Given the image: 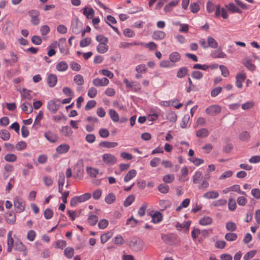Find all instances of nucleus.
<instances>
[{"mask_svg": "<svg viewBox=\"0 0 260 260\" xmlns=\"http://www.w3.org/2000/svg\"><path fill=\"white\" fill-rule=\"evenodd\" d=\"M129 245L130 247L137 251L142 250L145 247L144 242L138 238L132 240L129 242Z\"/></svg>", "mask_w": 260, "mask_h": 260, "instance_id": "obj_1", "label": "nucleus"}, {"mask_svg": "<svg viewBox=\"0 0 260 260\" xmlns=\"http://www.w3.org/2000/svg\"><path fill=\"white\" fill-rule=\"evenodd\" d=\"M25 202L21 198L16 197L14 199V206L17 212L21 213L25 209Z\"/></svg>", "mask_w": 260, "mask_h": 260, "instance_id": "obj_2", "label": "nucleus"}, {"mask_svg": "<svg viewBox=\"0 0 260 260\" xmlns=\"http://www.w3.org/2000/svg\"><path fill=\"white\" fill-rule=\"evenodd\" d=\"M102 159L104 162L109 166H112L117 162V158L110 153L104 154L102 156Z\"/></svg>", "mask_w": 260, "mask_h": 260, "instance_id": "obj_3", "label": "nucleus"}, {"mask_svg": "<svg viewBox=\"0 0 260 260\" xmlns=\"http://www.w3.org/2000/svg\"><path fill=\"white\" fill-rule=\"evenodd\" d=\"M246 79V75L243 72L238 73L236 76L235 85L238 88H242L243 83Z\"/></svg>", "mask_w": 260, "mask_h": 260, "instance_id": "obj_4", "label": "nucleus"}, {"mask_svg": "<svg viewBox=\"0 0 260 260\" xmlns=\"http://www.w3.org/2000/svg\"><path fill=\"white\" fill-rule=\"evenodd\" d=\"M60 107V100H54L48 102L47 104L48 109L53 113L56 112Z\"/></svg>", "mask_w": 260, "mask_h": 260, "instance_id": "obj_5", "label": "nucleus"}, {"mask_svg": "<svg viewBox=\"0 0 260 260\" xmlns=\"http://www.w3.org/2000/svg\"><path fill=\"white\" fill-rule=\"evenodd\" d=\"M29 16L30 17V21L33 25H37L40 23L39 12L37 10H31L29 11Z\"/></svg>", "mask_w": 260, "mask_h": 260, "instance_id": "obj_6", "label": "nucleus"}, {"mask_svg": "<svg viewBox=\"0 0 260 260\" xmlns=\"http://www.w3.org/2000/svg\"><path fill=\"white\" fill-rule=\"evenodd\" d=\"M221 112V107L218 105H212L206 109V113L210 115L215 116Z\"/></svg>", "mask_w": 260, "mask_h": 260, "instance_id": "obj_7", "label": "nucleus"}, {"mask_svg": "<svg viewBox=\"0 0 260 260\" xmlns=\"http://www.w3.org/2000/svg\"><path fill=\"white\" fill-rule=\"evenodd\" d=\"M109 83V80L105 77L102 78H96L94 79L92 81L93 85L96 87L106 86L108 85Z\"/></svg>", "mask_w": 260, "mask_h": 260, "instance_id": "obj_8", "label": "nucleus"}, {"mask_svg": "<svg viewBox=\"0 0 260 260\" xmlns=\"http://www.w3.org/2000/svg\"><path fill=\"white\" fill-rule=\"evenodd\" d=\"M149 215L152 218L151 221L154 223H158L162 220V214L159 211H152Z\"/></svg>", "mask_w": 260, "mask_h": 260, "instance_id": "obj_9", "label": "nucleus"}, {"mask_svg": "<svg viewBox=\"0 0 260 260\" xmlns=\"http://www.w3.org/2000/svg\"><path fill=\"white\" fill-rule=\"evenodd\" d=\"M124 83L125 84L127 87L132 88L135 91H138L141 89L140 84L136 81H129L128 79H125L123 80Z\"/></svg>", "mask_w": 260, "mask_h": 260, "instance_id": "obj_10", "label": "nucleus"}, {"mask_svg": "<svg viewBox=\"0 0 260 260\" xmlns=\"http://www.w3.org/2000/svg\"><path fill=\"white\" fill-rule=\"evenodd\" d=\"M14 248L16 250L22 252L24 255H26L27 248L22 242L18 240L16 241L14 244Z\"/></svg>", "mask_w": 260, "mask_h": 260, "instance_id": "obj_11", "label": "nucleus"}, {"mask_svg": "<svg viewBox=\"0 0 260 260\" xmlns=\"http://www.w3.org/2000/svg\"><path fill=\"white\" fill-rule=\"evenodd\" d=\"M6 222L10 224H13L16 221V215L13 211H9L5 214Z\"/></svg>", "mask_w": 260, "mask_h": 260, "instance_id": "obj_12", "label": "nucleus"}, {"mask_svg": "<svg viewBox=\"0 0 260 260\" xmlns=\"http://www.w3.org/2000/svg\"><path fill=\"white\" fill-rule=\"evenodd\" d=\"M45 138L50 143H54L57 142V136L51 131H47L44 133Z\"/></svg>", "mask_w": 260, "mask_h": 260, "instance_id": "obj_13", "label": "nucleus"}, {"mask_svg": "<svg viewBox=\"0 0 260 260\" xmlns=\"http://www.w3.org/2000/svg\"><path fill=\"white\" fill-rule=\"evenodd\" d=\"M74 177L81 178L84 172V168L82 163H77L75 168Z\"/></svg>", "mask_w": 260, "mask_h": 260, "instance_id": "obj_14", "label": "nucleus"}, {"mask_svg": "<svg viewBox=\"0 0 260 260\" xmlns=\"http://www.w3.org/2000/svg\"><path fill=\"white\" fill-rule=\"evenodd\" d=\"M220 14L223 19H226L228 17L226 10L223 8H221L219 5H217L216 8L215 16L218 17Z\"/></svg>", "mask_w": 260, "mask_h": 260, "instance_id": "obj_15", "label": "nucleus"}, {"mask_svg": "<svg viewBox=\"0 0 260 260\" xmlns=\"http://www.w3.org/2000/svg\"><path fill=\"white\" fill-rule=\"evenodd\" d=\"M211 56L214 58H223L227 57L226 54L220 49L213 51L211 54Z\"/></svg>", "mask_w": 260, "mask_h": 260, "instance_id": "obj_16", "label": "nucleus"}, {"mask_svg": "<svg viewBox=\"0 0 260 260\" xmlns=\"http://www.w3.org/2000/svg\"><path fill=\"white\" fill-rule=\"evenodd\" d=\"M70 149V146L67 144H62L56 148V152L59 154H62L66 153Z\"/></svg>", "mask_w": 260, "mask_h": 260, "instance_id": "obj_17", "label": "nucleus"}, {"mask_svg": "<svg viewBox=\"0 0 260 260\" xmlns=\"http://www.w3.org/2000/svg\"><path fill=\"white\" fill-rule=\"evenodd\" d=\"M169 59L172 63H174L175 65V63L177 62L180 61L181 59V55L178 52H173L169 55Z\"/></svg>", "mask_w": 260, "mask_h": 260, "instance_id": "obj_18", "label": "nucleus"}, {"mask_svg": "<svg viewBox=\"0 0 260 260\" xmlns=\"http://www.w3.org/2000/svg\"><path fill=\"white\" fill-rule=\"evenodd\" d=\"M57 82V78L55 74H50L47 77V83L49 86L53 87L55 86Z\"/></svg>", "mask_w": 260, "mask_h": 260, "instance_id": "obj_19", "label": "nucleus"}, {"mask_svg": "<svg viewBox=\"0 0 260 260\" xmlns=\"http://www.w3.org/2000/svg\"><path fill=\"white\" fill-rule=\"evenodd\" d=\"M137 171L135 169L129 170L124 177V181L128 182L137 175Z\"/></svg>", "mask_w": 260, "mask_h": 260, "instance_id": "obj_20", "label": "nucleus"}, {"mask_svg": "<svg viewBox=\"0 0 260 260\" xmlns=\"http://www.w3.org/2000/svg\"><path fill=\"white\" fill-rule=\"evenodd\" d=\"M166 33L161 30H156L153 32L152 38L155 40H162L166 37Z\"/></svg>", "mask_w": 260, "mask_h": 260, "instance_id": "obj_21", "label": "nucleus"}, {"mask_svg": "<svg viewBox=\"0 0 260 260\" xmlns=\"http://www.w3.org/2000/svg\"><path fill=\"white\" fill-rule=\"evenodd\" d=\"M12 170L13 166L11 165L7 164L5 166L3 172V177L4 179H7L9 177Z\"/></svg>", "mask_w": 260, "mask_h": 260, "instance_id": "obj_22", "label": "nucleus"}, {"mask_svg": "<svg viewBox=\"0 0 260 260\" xmlns=\"http://www.w3.org/2000/svg\"><path fill=\"white\" fill-rule=\"evenodd\" d=\"M109 49L107 43H99L96 46V51L101 54L106 53Z\"/></svg>", "mask_w": 260, "mask_h": 260, "instance_id": "obj_23", "label": "nucleus"}, {"mask_svg": "<svg viewBox=\"0 0 260 260\" xmlns=\"http://www.w3.org/2000/svg\"><path fill=\"white\" fill-rule=\"evenodd\" d=\"M218 196V192L215 190L208 191L203 195V197L207 199H215L217 198Z\"/></svg>", "mask_w": 260, "mask_h": 260, "instance_id": "obj_24", "label": "nucleus"}, {"mask_svg": "<svg viewBox=\"0 0 260 260\" xmlns=\"http://www.w3.org/2000/svg\"><path fill=\"white\" fill-rule=\"evenodd\" d=\"M118 143L115 142L103 141L100 143L99 146L102 147L111 148L116 147Z\"/></svg>", "mask_w": 260, "mask_h": 260, "instance_id": "obj_25", "label": "nucleus"}, {"mask_svg": "<svg viewBox=\"0 0 260 260\" xmlns=\"http://www.w3.org/2000/svg\"><path fill=\"white\" fill-rule=\"evenodd\" d=\"M68 69V63L64 61H60L58 62L56 65V69L59 72H64L66 71Z\"/></svg>", "mask_w": 260, "mask_h": 260, "instance_id": "obj_26", "label": "nucleus"}, {"mask_svg": "<svg viewBox=\"0 0 260 260\" xmlns=\"http://www.w3.org/2000/svg\"><path fill=\"white\" fill-rule=\"evenodd\" d=\"M22 110L25 112L26 114L30 113L33 111V108L31 105L29 103H23L20 106Z\"/></svg>", "mask_w": 260, "mask_h": 260, "instance_id": "obj_27", "label": "nucleus"}, {"mask_svg": "<svg viewBox=\"0 0 260 260\" xmlns=\"http://www.w3.org/2000/svg\"><path fill=\"white\" fill-rule=\"evenodd\" d=\"M213 222V219L209 216H204L201 218L199 220L200 224L202 225H210Z\"/></svg>", "mask_w": 260, "mask_h": 260, "instance_id": "obj_28", "label": "nucleus"}, {"mask_svg": "<svg viewBox=\"0 0 260 260\" xmlns=\"http://www.w3.org/2000/svg\"><path fill=\"white\" fill-rule=\"evenodd\" d=\"M179 2V0H173L171 1L168 5L165 6L164 11L167 13L170 12L173 8L177 5Z\"/></svg>", "mask_w": 260, "mask_h": 260, "instance_id": "obj_29", "label": "nucleus"}, {"mask_svg": "<svg viewBox=\"0 0 260 260\" xmlns=\"http://www.w3.org/2000/svg\"><path fill=\"white\" fill-rule=\"evenodd\" d=\"M171 205V202L169 200H160L159 202L160 210L161 211H164L167 208L170 207Z\"/></svg>", "mask_w": 260, "mask_h": 260, "instance_id": "obj_30", "label": "nucleus"}, {"mask_svg": "<svg viewBox=\"0 0 260 260\" xmlns=\"http://www.w3.org/2000/svg\"><path fill=\"white\" fill-rule=\"evenodd\" d=\"M209 131L205 128L199 129L196 132V136L199 138L206 137L209 135Z\"/></svg>", "mask_w": 260, "mask_h": 260, "instance_id": "obj_31", "label": "nucleus"}, {"mask_svg": "<svg viewBox=\"0 0 260 260\" xmlns=\"http://www.w3.org/2000/svg\"><path fill=\"white\" fill-rule=\"evenodd\" d=\"M188 71V70L186 67H182L178 70L177 77L178 78H183L187 74Z\"/></svg>", "mask_w": 260, "mask_h": 260, "instance_id": "obj_32", "label": "nucleus"}, {"mask_svg": "<svg viewBox=\"0 0 260 260\" xmlns=\"http://www.w3.org/2000/svg\"><path fill=\"white\" fill-rule=\"evenodd\" d=\"M160 67L162 68H171L175 66L169 60H162L159 63Z\"/></svg>", "mask_w": 260, "mask_h": 260, "instance_id": "obj_33", "label": "nucleus"}, {"mask_svg": "<svg viewBox=\"0 0 260 260\" xmlns=\"http://www.w3.org/2000/svg\"><path fill=\"white\" fill-rule=\"evenodd\" d=\"M189 119L190 117L189 115L187 114L184 116L180 123V126L181 128H185L188 126V125H190Z\"/></svg>", "mask_w": 260, "mask_h": 260, "instance_id": "obj_34", "label": "nucleus"}, {"mask_svg": "<svg viewBox=\"0 0 260 260\" xmlns=\"http://www.w3.org/2000/svg\"><path fill=\"white\" fill-rule=\"evenodd\" d=\"M86 171L90 177L93 178L96 177L99 173L98 169L89 167H86Z\"/></svg>", "mask_w": 260, "mask_h": 260, "instance_id": "obj_35", "label": "nucleus"}, {"mask_svg": "<svg viewBox=\"0 0 260 260\" xmlns=\"http://www.w3.org/2000/svg\"><path fill=\"white\" fill-rule=\"evenodd\" d=\"M94 14V11L92 8H85L84 9L83 14L86 16L88 19L92 18Z\"/></svg>", "mask_w": 260, "mask_h": 260, "instance_id": "obj_36", "label": "nucleus"}, {"mask_svg": "<svg viewBox=\"0 0 260 260\" xmlns=\"http://www.w3.org/2000/svg\"><path fill=\"white\" fill-rule=\"evenodd\" d=\"M74 82L78 85H82L84 83V80L81 75L77 74L74 77Z\"/></svg>", "mask_w": 260, "mask_h": 260, "instance_id": "obj_37", "label": "nucleus"}, {"mask_svg": "<svg viewBox=\"0 0 260 260\" xmlns=\"http://www.w3.org/2000/svg\"><path fill=\"white\" fill-rule=\"evenodd\" d=\"M109 115L111 118V119L114 122H118L119 120V117L118 114L117 113V112L113 110V109H110L109 111Z\"/></svg>", "mask_w": 260, "mask_h": 260, "instance_id": "obj_38", "label": "nucleus"}, {"mask_svg": "<svg viewBox=\"0 0 260 260\" xmlns=\"http://www.w3.org/2000/svg\"><path fill=\"white\" fill-rule=\"evenodd\" d=\"M74 254V249L73 248L71 247H67L64 250V255L68 258H71Z\"/></svg>", "mask_w": 260, "mask_h": 260, "instance_id": "obj_39", "label": "nucleus"}, {"mask_svg": "<svg viewBox=\"0 0 260 260\" xmlns=\"http://www.w3.org/2000/svg\"><path fill=\"white\" fill-rule=\"evenodd\" d=\"M243 63L245 66V67L250 71H253L255 70V66L252 63L251 60L249 59L243 61Z\"/></svg>", "mask_w": 260, "mask_h": 260, "instance_id": "obj_40", "label": "nucleus"}, {"mask_svg": "<svg viewBox=\"0 0 260 260\" xmlns=\"http://www.w3.org/2000/svg\"><path fill=\"white\" fill-rule=\"evenodd\" d=\"M207 42L209 47H210L212 48H216L218 46L217 42L212 37H208Z\"/></svg>", "mask_w": 260, "mask_h": 260, "instance_id": "obj_41", "label": "nucleus"}, {"mask_svg": "<svg viewBox=\"0 0 260 260\" xmlns=\"http://www.w3.org/2000/svg\"><path fill=\"white\" fill-rule=\"evenodd\" d=\"M139 45L148 48L150 50L152 51L155 50L157 47V45L153 42H150L147 44H145L143 42H140L139 43Z\"/></svg>", "mask_w": 260, "mask_h": 260, "instance_id": "obj_42", "label": "nucleus"}, {"mask_svg": "<svg viewBox=\"0 0 260 260\" xmlns=\"http://www.w3.org/2000/svg\"><path fill=\"white\" fill-rule=\"evenodd\" d=\"M188 169L186 167H183L181 170V175L179 178V180L181 182H184L187 180V179L185 178L186 176L188 174Z\"/></svg>", "mask_w": 260, "mask_h": 260, "instance_id": "obj_43", "label": "nucleus"}, {"mask_svg": "<svg viewBox=\"0 0 260 260\" xmlns=\"http://www.w3.org/2000/svg\"><path fill=\"white\" fill-rule=\"evenodd\" d=\"M116 200V197L113 193H109L107 196H106L105 201L108 204H111L113 203Z\"/></svg>", "mask_w": 260, "mask_h": 260, "instance_id": "obj_44", "label": "nucleus"}, {"mask_svg": "<svg viewBox=\"0 0 260 260\" xmlns=\"http://www.w3.org/2000/svg\"><path fill=\"white\" fill-rule=\"evenodd\" d=\"M135 70L137 73H145L147 71V68L146 64L143 63L137 66L135 68Z\"/></svg>", "mask_w": 260, "mask_h": 260, "instance_id": "obj_45", "label": "nucleus"}, {"mask_svg": "<svg viewBox=\"0 0 260 260\" xmlns=\"http://www.w3.org/2000/svg\"><path fill=\"white\" fill-rule=\"evenodd\" d=\"M87 221L90 225L93 226L96 224L98 217L96 215L91 214L88 216Z\"/></svg>", "mask_w": 260, "mask_h": 260, "instance_id": "obj_46", "label": "nucleus"}, {"mask_svg": "<svg viewBox=\"0 0 260 260\" xmlns=\"http://www.w3.org/2000/svg\"><path fill=\"white\" fill-rule=\"evenodd\" d=\"M17 158V156L12 153L7 154L4 156L5 160L7 162H15Z\"/></svg>", "mask_w": 260, "mask_h": 260, "instance_id": "obj_47", "label": "nucleus"}, {"mask_svg": "<svg viewBox=\"0 0 260 260\" xmlns=\"http://www.w3.org/2000/svg\"><path fill=\"white\" fill-rule=\"evenodd\" d=\"M0 138L4 141L8 140L10 138L9 132L6 129L0 131Z\"/></svg>", "mask_w": 260, "mask_h": 260, "instance_id": "obj_48", "label": "nucleus"}, {"mask_svg": "<svg viewBox=\"0 0 260 260\" xmlns=\"http://www.w3.org/2000/svg\"><path fill=\"white\" fill-rule=\"evenodd\" d=\"M202 173L201 171H197L192 177L193 182L197 184L199 182L202 177Z\"/></svg>", "mask_w": 260, "mask_h": 260, "instance_id": "obj_49", "label": "nucleus"}, {"mask_svg": "<svg viewBox=\"0 0 260 260\" xmlns=\"http://www.w3.org/2000/svg\"><path fill=\"white\" fill-rule=\"evenodd\" d=\"M61 133L64 136H69L72 135L73 131L68 126H64L61 128Z\"/></svg>", "mask_w": 260, "mask_h": 260, "instance_id": "obj_50", "label": "nucleus"}, {"mask_svg": "<svg viewBox=\"0 0 260 260\" xmlns=\"http://www.w3.org/2000/svg\"><path fill=\"white\" fill-rule=\"evenodd\" d=\"M226 200L220 199L217 201H214L212 203V205L215 207H219L225 206L226 204Z\"/></svg>", "mask_w": 260, "mask_h": 260, "instance_id": "obj_51", "label": "nucleus"}, {"mask_svg": "<svg viewBox=\"0 0 260 260\" xmlns=\"http://www.w3.org/2000/svg\"><path fill=\"white\" fill-rule=\"evenodd\" d=\"M188 81L189 86L186 88V92L187 93H189L191 91H197L198 90L197 87L195 85L193 84L192 82L189 77L188 78Z\"/></svg>", "mask_w": 260, "mask_h": 260, "instance_id": "obj_52", "label": "nucleus"}, {"mask_svg": "<svg viewBox=\"0 0 260 260\" xmlns=\"http://www.w3.org/2000/svg\"><path fill=\"white\" fill-rule=\"evenodd\" d=\"M135 45H139V43L136 42H134L132 43L121 42L119 45V47L122 48H129L131 46Z\"/></svg>", "mask_w": 260, "mask_h": 260, "instance_id": "obj_53", "label": "nucleus"}, {"mask_svg": "<svg viewBox=\"0 0 260 260\" xmlns=\"http://www.w3.org/2000/svg\"><path fill=\"white\" fill-rule=\"evenodd\" d=\"M224 238L228 241H234L237 239V235L235 233H228L225 235Z\"/></svg>", "mask_w": 260, "mask_h": 260, "instance_id": "obj_54", "label": "nucleus"}, {"mask_svg": "<svg viewBox=\"0 0 260 260\" xmlns=\"http://www.w3.org/2000/svg\"><path fill=\"white\" fill-rule=\"evenodd\" d=\"M237 207L236 203L234 199L230 198L228 201V208L231 211H234Z\"/></svg>", "mask_w": 260, "mask_h": 260, "instance_id": "obj_55", "label": "nucleus"}, {"mask_svg": "<svg viewBox=\"0 0 260 260\" xmlns=\"http://www.w3.org/2000/svg\"><path fill=\"white\" fill-rule=\"evenodd\" d=\"M7 251L11 252L14 247V242L12 237L7 238Z\"/></svg>", "mask_w": 260, "mask_h": 260, "instance_id": "obj_56", "label": "nucleus"}, {"mask_svg": "<svg viewBox=\"0 0 260 260\" xmlns=\"http://www.w3.org/2000/svg\"><path fill=\"white\" fill-rule=\"evenodd\" d=\"M112 233L111 232H108L105 234H102L101 236V241L102 243H105L110 239L112 237Z\"/></svg>", "mask_w": 260, "mask_h": 260, "instance_id": "obj_57", "label": "nucleus"}, {"mask_svg": "<svg viewBox=\"0 0 260 260\" xmlns=\"http://www.w3.org/2000/svg\"><path fill=\"white\" fill-rule=\"evenodd\" d=\"M175 177L173 174H167L165 175L162 178L164 182L167 183H171L174 180Z\"/></svg>", "mask_w": 260, "mask_h": 260, "instance_id": "obj_58", "label": "nucleus"}, {"mask_svg": "<svg viewBox=\"0 0 260 260\" xmlns=\"http://www.w3.org/2000/svg\"><path fill=\"white\" fill-rule=\"evenodd\" d=\"M254 106V102L253 101H248L242 105L241 108L244 110H249L252 108Z\"/></svg>", "mask_w": 260, "mask_h": 260, "instance_id": "obj_59", "label": "nucleus"}, {"mask_svg": "<svg viewBox=\"0 0 260 260\" xmlns=\"http://www.w3.org/2000/svg\"><path fill=\"white\" fill-rule=\"evenodd\" d=\"M91 195L90 193H85L79 196H77L80 203L84 202L86 201L89 200L91 198Z\"/></svg>", "mask_w": 260, "mask_h": 260, "instance_id": "obj_60", "label": "nucleus"}, {"mask_svg": "<svg viewBox=\"0 0 260 260\" xmlns=\"http://www.w3.org/2000/svg\"><path fill=\"white\" fill-rule=\"evenodd\" d=\"M226 229L230 232H234L236 231L237 229V225L235 223L233 222H228L225 225Z\"/></svg>", "mask_w": 260, "mask_h": 260, "instance_id": "obj_61", "label": "nucleus"}, {"mask_svg": "<svg viewBox=\"0 0 260 260\" xmlns=\"http://www.w3.org/2000/svg\"><path fill=\"white\" fill-rule=\"evenodd\" d=\"M91 42L90 38H85L82 39L80 42V46L81 47H85L89 46Z\"/></svg>", "mask_w": 260, "mask_h": 260, "instance_id": "obj_62", "label": "nucleus"}, {"mask_svg": "<svg viewBox=\"0 0 260 260\" xmlns=\"http://www.w3.org/2000/svg\"><path fill=\"white\" fill-rule=\"evenodd\" d=\"M158 189L161 193H166L169 190V187L168 185L162 183L159 185Z\"/></svg>", "mask_w": 260, "mask_h": 260, "instance_id": "obj_63", "label": "nucleus"}, {"mask_svg": "<svg viewBox=\"0 0 260 260\" xmlns=\"http://www.w3.org/2000/svg\"><path fill=\"white\" fill-rule=\"evenodd\" d=\"M26 146L24 141H20L16 144L15 149L18 151H22L26 148Z\"/></svg>", "mask_w": 260, "mask_h": 260, "instance_id": "obj_64", "label": "nucleus"}]
</instances>
